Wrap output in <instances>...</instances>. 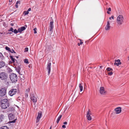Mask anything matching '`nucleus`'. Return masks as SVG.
Instances as JSON below:
<instances>
[{
    "instance_id": "41",
    "label": "nucleus",
    "mask_w": 129,
    "mask_h": 129,
    "mask_svg": "<svg viewBox=\"0 0 129 129\" xmlns=\"http://www.w3.org/2000/svg\"><path fill=\"white\" fill-rule=\"evenodd\" d=\"M31 10V9L30 8L28 9L27 10V11H28V12L29 11H30Z\"/></svg>"
},
{
    "instance_id": "18",
    "label": "nucleus",
    "mask_w": 129,
    "mask_h": 129,
    "mask_svg": "<svg viewBox=\"0 0 129 129\" xmlns=\"http://www.w3.org/2000/svg\"><path fill=\"white\" fill-rule=\"evenodd\" d=\"M9 117L10 120L13 119L14 118V116L12 114H10L9 115Z\"/></svg>"
},
{
    "instance_id": "13",
    "label": "nucleus",
    "mask_w": 129,
    "mask_h": 129,
    "mask_svg": "<svg viewBox=\"0 0 129 129\" xmlns=\"http://www.w3.org/2000/svg\"><path fill=\"white\" fill-rule=\"evenodd\" d=\"M121 108L120 107H117L115 108L114 109V111L116 114H118L120 113L121 112Z\"/></svg>"
},
{
    "instance_id": "20",
    "label": "nucleus",
    "mask_w": 129,
    "mask_h": 129,
    "mask_svg": "<svg viewBox=\"0 0 129 129\" xmlns=\"http://www.w3.org/2000/svg\"><path fill=\"white\" fill-rule=\"evenodd\" d=\"M5 65V62L3 61L0 62V67L1 68L4 67Z\"/></svg>"
},
{
    "instance_id": "16",
    "label": "nucleus",
    "mask_w": 129,
    "mask_h": 129,
    "mask_svg": "<svg viewBox=\"0 0 129 129\" xmlns=\"http://www.w3.org/2000/svg\"><path fill=\"white\" fill-rule=\"evenodd\" d=\"M110 23L109 21H108L107 22V25L105 27V29L106 30H108L110 29Z\"/></svg>"
},
{
    "instance_id": "55",
    "label": "nucleus",
    "mask_w": 129,
    "mask_h": 129,
    "mask_svg": "<svg viewBox=\"0 0 129 129\" xmlns=\"http://www.w3.org/2000/svg\"><path fill=\"white\" fill-rule=\"evenodd\" d=\"M1 68L0 67V69Z\"/></svg>"
},
{
    "instance_id": "51",
    "label": "nucleus",
    "mask_w": 129,
    "mask_h": 129,
    "mask_svg": "<svg viewBox=\"0 0 129 129\" xmlns=\"http://www.w3.org/2000/svg\"><path fill=\"white\" fill-rule=\"evenodd\" d=\"M0 34H1V35H2L3 34V33H1V32H0Z\"/></svg>"
},
{
    "instance_id": "24",
    "label": "nucleus",
    "mask_w": 129,
    "mask_h": 129,
    "mask_svg": "<svg viewBox=\"0 0 129 129\" xmlns=\"http://www.w3.org/2000/svg\"><path fill=\"white\" fill-rule=\"evenodd\" d=\"M0 129H9V128L7 126H3L0 127Z\"/></svg>"
},
{
    "instance_id": "38",
    "label": "nucleus",
    "mask_w": 129,
    "mask_h": 129,
    "mask_svg": "<svg viewBox=\"0 0 129 129\" xmlns=\"http://www.w3.org/2000/svg\"><path fill=\"white\" fill-rule=\"evenodd\" d=\"M62 127L63 128H66V126L64 125H62Z\"/></svg>"
},
{
    "instance_id": "3",
    "label": "nucleus",
    "mask_w": 129,
    "mask_h": 129,
    "mask_svg": "<svg viewBox=\"0 0 129 129\" xmlns=\"http://www.w3.org/2000/svg\"><path fill=\"white\" fill-rule=\"evenodd\" d=\"M124 18L122 15H119L117 18V23L119 25H122L124 22Z\"/></svg>"
},
{
    "instance_id": "44",
    "label": "nucleus",
    "mask_w": 129,
    "mask_h": 129,
    "mask_svg": "<svg viewBox=\"0 0 129 129\" xmlns=\"http://www.w3.org/2000/svg\"><path fill=\"white\" fill-rule=\"evenodd\" d=\"M10 25L11 26H13L14 25V24L13 23H11Z\"/></svg>"
},
{
    "instance_id": "36",
    "label": "nucleus",
    "mask_w": 129,
    "mask_h": 129,
    "mask_svg": "<svg viewBox=\"0 0 129 129\" xmlns=\"http://www.w3.org/2000/svg\"><path fill=\"white\" fill-rule=\"evenodd\" d=\"M16 119H15L14 120L11 121L10 122V123H14L15 122V121L16 120Z\"/></svg>"
},
{
    "instance_id": "43",
    "label": "nucleus",
    "mask_w": 129,
    "mask_h": 129,
    "mask_svg": "<svg viewBox=\"0 0 129 129\" xmlns=\"http://www.w3.org/2000/svg\"><path fill=\"white\" fill-rule=\"evenodd\" d=\"M15 7L17 8H18V5H17L16 4V5H15Z\"/></svg>"
},
{
    "instance_id": "33",
    "label": "nucleus",
    "mask_w": 129,
    "mask_h": 129,
    "mask_svg": "<svg viewBox=\"0 0 129 129\" xmlns=\"http://www.w3.org/2000/svg\"><path fill=\"white\" fill-rule=\"evenodd\" d=\"M37 28H35L33 29L34 31V33L35 34H36L37 33Z\"/></svg>"
},
{
    "instance_id": "11",
    "label": "nucleus",
    "mask_w": 129,
    "mask_h": 129,
    "mask_svg": "<svg viewBox=\"0 0 129 129\" xmlns=\"http://www.w3.org/2000/svg\"><path fill=\"white\" fill-rule=\"evenodd\" d=\"M91 114V112L89 110L87 112L86 115L87 119L88 120H91V117L90 116Z\"/></svg>"
},
{
    "instance_id": "28",
    "label": "nucleus",
    "mask_w": 129,
    "mask_h": 129,
    "mask_svg": "<svg viewBox=\"0 0 129 129\" xmlns=\"http://www.w3.org/2000/svg\"><path fill=\"white\" fill-rule=\"evenodd\" d=\"M24 62L25 63L27 64H28L29 63V62L28 61V60L27 59H25L24 60Z\"/></svg>"
},
{
    "instance_id": "5",
    "label": "nucleus",
    "mask_w": 129,
    "mask_h": 129,
    "mask_svg": "<svg viewBox=\"0 0 129 129\" xmlns=\"http://www.w3.org/2000/svg\"><path fill=\"white\" fill-rule=\"evenodd\" d=\"M7 89L4 87L1 89L0 90V96H3L5 95L6 93Z\"/></svg>"
},
{
    "instance_id": "23",
    "label": "nucleus",
    "mask_w": 129,
    "mask_h": 129,
    "mask_svg": "<svg viewBox=\"0 0 129 129\" xmlns=\"http://www.w3.org/2000/svg\"><path fill=\"white\" fill-rule=\"evenodd\" d=\"M4 115L1 114L0 116V122L2 121L3 119H4Z\"/></svg>"
},
{
    "instance_id": "39",
    "label": "nucleus",
    "mask_w": 129,
    "mask_h": 129,
    "mask_svg": "<svg viewBox=\"0 0 129 129\" xmlns=\"http://www.w3.org/2000/svg\"><path fill=\"white\" fill-rule=\"evenodd\" d=\"M108 11H111V9L110 8H109L108 9Z\"/></svg>"
},
{
    "instance_id": "17",
    "label": "nucleus",
    "mask_w": 129,
    "mask_h": 129,
    "mask_svg": "<svg viewBox=\"0 0 129 129\" xmlns=\"http://www.w3.org/2000/svg\"><path fill=\"white\" fill-rule=\"evenodd\" d=\"M15 68L16 71L18 72V73L20 74V71L21 70V68L19 66H16L15 67Z\"/></svg>"
},
{
    "instance_id": "7",
    "label": "nucleus",
    "mask_w": 129,
    "mask_h": 129,
    "mask_svg": "<svg viewBox=\"0 0 129 129\" xmlns=\"http://www.w3.org/2000/svg\"><path fill=\"white\" fill-rule=\"evenodd\" d=\"M42 112L41 111L39 112L38 113V116L36 118V123H37L40 121V119L42 117Z\"/></svg>"
},
{
    "instance_id": "14",
    "label": "nucleus",
    "mask_w": 129,
    "mask_h": 129,
    "mask_svg": "<svg viewBox=\"0 0 129 129\" xmlns=\"http://www.w3.org/2000/svg\"><path fill=\"white\" fill-rule=\"evenodd\" d=\"M121 64L120 59H118L115 60V62L114 63V65H116L117 66H119L120 64Z\"/></svg>"
},
{
    "instance_id": "52",
    "label": "nucleus",
    "mask_w": 129,
    "mask_h": 129,
    "mask_svg": "<svg viewBox=\"0 0 129 129\" xmlns=\"http://www.w3.org/2000/svg\"><path fill=\"white\" fill-rule=\"evenodd\" d=\"M49 129H51V127H50Z\"/></svg>"
},
{
    "instance_id": "46",
    "label": "nucleus",
    "mask_w": 129,
    "mask_h": 129,
    "mask_svg": "<svg viewBox=\"0 0 129 129\" xmlns=\"http://www.w3.org/2000/svg\"><path fill=\"white\" fill-rule=\"evenodd\" d=\"M13 52H12V53H16L15 52V51L14 50H13Z\"/></svg>"
},
{
    "instance_id": "32",
    "label": "nucleus",
    "mask_w": 129,
    "mask_h": 129,
    "mask_svg": "<svg viewBox=\"0 0 129 129\" xmlns=\"http://www.w3.org/2000/svg\"><path fill=\"white\" fill-rule=\"evenodd\" d=\"M6 49L7 50H8L9 51H11V49L9 48V47H6Z\"/></svg>"
},
{
    "instance_id": "37",
    "label": "nucleus",
    "mask_w": 129,
    "mask_h": 129,
    "mask_svg": "<svg viewBox=\"0 0 129 129\" xmlns=\"http://www.w3.org/2000/svg\"><path fill=\"white\" fill-rule=\"evenodd\" d=\"M20 1H17L16 2V4L18 5V3L19 4H20Z\"/></svg>"
},
{
    "instance_id": "1",
    "label": "nucleus",
    "mask_w": 129,
    "mask_h": 129,
    "mask_svg": "<svg viewBox=\"0 0 129 129\" xmlns=\"http://www.w3.org/2000/svg\"><path fill=\"white\" fill-rule=\"evenodd\" d=\"M9 101L7 99H5L1 100V107L2 108L6 109L9 106Z\"/></svg>"
},
{
    "instance_id": "10",
    "label": "nucleus",
    "mask_w": 129,
    "mask_h": 129,
    "mask_svg": "<svg viewBox=\"0 0 129 129\" xmlns=\"http://www.w3.org/2000/svg\"><path fill=\"white\" fill-rule=\"evenodd\" d=\"M51 63L50 62H48L47 66L46 68L48 70V75H49L51 71Z\"/></svg>"
},
{
    "instance_id": "47",
    "label": "nucleus",
    "mask_w": 129,
    "mask_h": 129,
    "mask_svg": "<svg viewBox=\"0 0 129 129\" xmlns=\"http://www.w3.org/2000/svg\"><path fill=\"white\" fill-rule=\"evenodd\" d=\"M12 0H9V2H12Z\"/></svg>"
},
{
    "instance_id": "50",
    "label": "nucleus",
    "mask_w": 129,
    "mask_h": 129,
    "mask_svg": "<svg viewBox=\"0 0 129 129\" xmlns=\"http://www.w3.org/2000/svg\"><path fill=\"white\" fill-rule=\"evenodd\" d=\"M102 66H100V68L101 69H102Z\"/></svg>"
},
{
    "instance_id": "21",
    "label": "nucleus",
    "mask_w": 129,
    "mask_h": 129,
    "mask_svg": "<svg viewBox=\"0 0 129 129\" xmlns=\"http://www.w3.org/2000/svg\"><path fill=\"white\" fill-rule=\"evenodd\" d=\"M62 115H60L57 118L56 121V122L57 123H58L60 120L61 117H62Z\"/></svg>"
},
{
    "instance_id": "26",
    "label": "nucleus",
    "mask_w": 129,
    "mask_h": 129,
    "mask_svg": "<svg viewBox=\"0 0 129 129\" xmlns=\"http://www.w3.org/2000/svg\"><path fill=\"white\" fill-rule=\"evenodd\" d=\"M79 40L80 41V42L78 43L77 44L78 46H80L81 45H82L83 43V42L82 41V40L80 39H79Z\"/></svg>"
},
{
    "instance_id": "6",
    "label": "nucleus",
    "mask_w": 129,
    "mask_h": 129,
    "mask_svg": "<svg viewBox=\"0 0 129 129\" xmlns=\"http://www.w3.org/2000/svg\"><path fill=\"white\" fill-rule=\"evenodd\" d=\"M17 90L16 89H11L9 91L8 94L9 95L12 96L16 94L17 92Z\"/></svg>"
},
{
    "instance_id": "49",
    "label": "nucleus",
    "mask_w": 129,
    "mask_h": 129,
    "mask_svg": "<svg viewBox=\"0 0 129 129\" xmlns=\"http://www.w3.org/2000/svg\"><path fill=\"white\" fill-rule=\"evenodd\" d=\"M111 18H111V17H109V19L110 20H111Z\"/></svg>"
},
{
    "instance_id": "29",
    "label": "nucleus",
    "mask_w": 129,
    "mask_h": 129,
    "mask_svg": "<svg viewBox=\"0 0 129 129\" xmlns=\"http://www.w3.org/2000/svg\"><path fill=\"white\" fill-rule=\"evenodd\" d=\"M107 70L108 71H111L112 70H113L111 68L109 67H108L107 68Z\"/></svg>"
},
{
    "instance_id": "4",
    "label": "nucleus",
    "mask_w": 129,
    "mask_h": 129,
    "mask_svg": "<svg viewBox=\"0 0 129 129\" xmlns=\"http://www.w3.org/2000/svg\"><path fill=\"white\" fill-rule=\"evenodd\" d=\"M8 74L5 72H2L0 73V79L2 80H5L8 78Z\"/></svg>"
},
{
    "instance_id": "31",
    "label": "nucleus",
    "mask_w": 129,
    "mask_h": 129,
    "mask_svg": "<svg viewBox=\"0 0 129 129\" xmlns=\"http://www.w3.org/2000/svg\"><path fill=\"white\" fill-rule=\"evenodd\" d=\"M13 31H14V29L12 27H11L10 28V29L8 30L9 31H11L12 32H13Z\"/></svg>"
},
{
    "instance_id": "19",
    "label": "nucleus",
    "mask_w": 129,
    "mask_h": 129,
    "mask_svg": "<svg viewBox=\"0 0 129 129\" xmlns=\"http://www.w3.org/2000/svg\"><path fill=\"white\" fill-rule=\"evenodd\" d=\"M79 87L80 89V91H82L83 90V86L82 84L80 83L79 84Z\"/></svg>"
},
{
    "instance_id": "53",
    "label": "nucleus",
    "mask_w": 129,
    "mask_h": 129,
    "mask_svg": "<svg viewBox=\"0 0 129 129\" xmlns=\"http://www.w3.org/2000/svg\"><path fill=\"white\" fill-rule=\"evenodd\" d=\"M128 60H129V56L128 57Z\"/></svg>"
},
{
    "instance_id": "54",
    "label": "nucleus",
    "mask_w": 129,
    "mask_h": 129,
    "mask_svg": "<svg viewBox=\"0 0 129 129\" xmlns=\"http://www.w3.org/2000/svg\"><path fill=\"white\" fill-rule=\"evenodd\" d=\"M11 33H10V34H11Z\"/></svg>"
},
{
    "instance_id": "35",
    "label": "nucleus",
    "mask_w": 129,
    "mask_h": 129,
    "mask_svg": "<svg viewBox=\"0 0 129 129\" xmlns=\"http://www.w3.org/2000/svg\"><path fill=\"white\" fill-rule=\"evenodd\" d=\"M113 72H109L108 73V74L110 75H111L113 74Z\"/></svg>"
},
{
    "instance_id": "27",
    "label": "nucleus",
    "mask_w": 129,
    "mask_h": 129,
    "mask_svg": "<svg viewBox=\"0 0 129 129\" xmlns=\"http://www.w3.org/2000/svg\"><path fill=\"white\" fill-rule=\"evenodd\" d=\"M24 15L28 14L29 13V12L27 11H24Z\"/></svg>"
},
{
    "instance_id": "30",
    "label": "nucleus",
    "mask_w": 129,
    "mask_h": 129,
    "mask_svg": "<svg viewBox=\"0 0 129 129\" xmlns=\"http://www.w3.org/2000/svg\"><path fill=\"white\" fill-rule=\"evenodd\" d=\"M13 32H14L15 34H16L18 32V30H17L16 29H15L14 30Z\"/></svg>"
},
{
    "instance_id": "48",
    "label": "nucleus",
    "mask_w": 129,
    "mask_h": 129,
    "mask_svg": "<svg viewBox=\"0 0 129 129\" xmlns=\"http://www.w3.org/2000/svg\"><path fill=\"white\" fill-rule=\"evenodd\" d=\"M107 13H108V14H110V13L109 12V11H107Z\"/></svg>"
},
{
    "instance_id": "42",
    "label": "nucleus",
    "mask_w": 129,
    "mask_h": 129,
    "mask_svg": "<svg viewBox=\"0 0 129 129\" xmlns=\"http://www.w3.org/2000/svg\"><path fill=\"white\" fill-rule=\"evenodd\" d=\"M113 19H114V16H112L111 17Z\"/></svg>"
},
{
    "instance_id": "8",
    "label": "nucleus",
    "mask_w": 129,
    "mask_h": 129,
    "mask_svg": "<svg viewBox=\"0 0 129 129\" xmlns=\"http://www.w3.org/2000/svg\"><path fill=\"white\" fill-rule=\"evenodd\" d=\"M53 22V21L52 20L50 22L49 24V29L50 33H52L53 31V29L54 27Z\"/></svg>"
},
{
    "instance_id": "2",
    "label": "nucleus",
    "mask_w": 129,
    "mask_h": 129,
    "mask_svg": "<svg viewBox=\"0 0 129 129\" xmlns=\"http://www.w3.org/2000/svg\"><path fill=\"white\" fill-rule=\"evenodd\" d=\"M10 80L12 83H15L17 81V77L16 74L12 73L10 75Z\"/></svg>"
},
{
    "instance_id": "45",
    "label": "nucleus",
    "mask_w": 129,
    "mask_h": 129,
    "mask_svg": "<svg viewBox=\"0 0 129 129\" xmlns=\"http://www.w3.org/2000/svg\"><path fill=\"white\" fill-rule=\"evenodd\" d=\"M27 91H29L30 90V89L29 88H28V89H27L26 90Z\"/></svg>"
},
{
    "instance_id": "12",
    "label": "nucleus",
    "mask_w": 129,
    "mask_h": 129,
    "mask_svg": "<svg viewBox=\"0 0 129 129\" xmlns=\"http://www.w3.org/2000/svg\"><path fill=\"white\" fill-rule=\"evenodd\" d=\"M30 99L33 102V103H35L34 104H35L37 102V97L33 95H32L31 96Z\"/></svg>"
},
{
    "instance_id": "22",
    "label": "nucleus",
    "mask_w": 129,
    "mask_h": 129,
    "mask_svg": "<svg viewBox=\"0 0 129 129\" xmlns=\"http://www.w3.org/2000/svg\"><path fill=\"white\" fill-rule=\"evenodd\" d=\"M10 59H11V60L13 62V63H14L15 62V59L12 56H10Z\"/></svg>"
},
{
    "instance_id": "25",
    "label": "nucleus",
    "mask_w": 129,
    "mask_h": 129,
    "mask_svg": "<svg viewBox=\"0 0 129 129\" xmlns=\"http://www.w3.org/2000/svg\"><path fill=\"white\" fill-rule=\"evenodd\" d=\"M0 58L2 59H3L4 58V57L3 56L2 54L0 52Z\"/></svg>"
},
{
    "instance_id": "34",
    "label": "nucleus",
    "mask_w": 129,
    "mask_h": 129,
    "mask_svg": "<svg viewBox=\"0 0 129 129\" xmlns=\"http://www.w3.org/2000/svg\"><path fill=\"white\" fill-rule=\"evenodd\" d=\"M28 48H27V47H26L25 48V49H24V52H27V51H28Z\"/></svg>"
},
{
    "instance_id": "40",
    "label": "nucleus",
    "mask_w": 129,
    "mask_h": 129,
    "mask_svg": "<svg viewBox=\"0 0 129 129\" xmlns=\"http://www.w3.org/2000/svg\"><path fill=\"white\" fill-rule=\"evenodd\" d=\"M67 122H63V124H67Z\"/></svg>"
},
{
    "instance_id": "9",
    "label": "nucleus",
    "mask_w": 129,
    "mask_h": 129,
    "mask_svg": "<svg viewBox=\"0 0 129 129\" xmlns=\"http://www.w3.org/2000/svg\"><path fill=\"white\" fill-rule=\"evenodd\" d=\"M100 92L101 94L103 95H106V93L105 90L104 88L103 87H100Z\"/></svg>"
},
{
    "instance_id": "15",
    "label": "nucleus",
    "mask_w": 129,
    "mask_h": 129,
    "mask_svg": "<svg viewBox=\"0 0 129 129\" xmlns=\"http://www.w3.org/2000/svg\"><path fill=\"white\" fill-rule=\"evenodd\" d=\"M25 29L26 28L24 26H22L18 29V32L21 33L22 31L25 30Z\"/></svg>"
}]
</instances>
